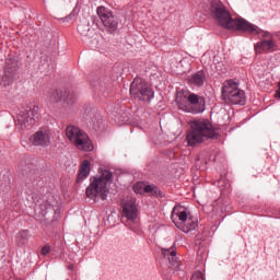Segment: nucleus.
Returning <instances> with one entry per match:
<instances>
[{"mask_svg":"<svg viewBox=\"0 0 280 280\" xmlns=\"http://www.w3.org/2000/svg\"><path fill=\"white\" fill-rule=\"evenodd\" d=\"M210 11L215 21L226 27V30H233L236 32H245V34H252V36H260V42L255 44L256 54H268L277 51V42L272 37V33L259 28V26L242 19L231 18V12L226 10V7L220 0H213L211 2Z\"/></svg>","mask_w":280,"mask_h":280,"instance_id":"obj_1","label":"nucleus"},{"mask_svg":"<svg viewBox=\"0 0 280 280\" xmlns=\"http://www.w3.org/2000/svg\"><path fill=\"white\" fill-rule=\"evenodd\" d=\"M113 183V172L103 170L98 175L90 178L85 194L92 200H107L110 194V184Z\"/></svg>","mask_w":280,"mask_h":280,"instance_id":"obj_2","label":"nucleus"},{"mask_svg":"<svg viewBox=\"0 0 280 280\" xmlns=\"http://www.w3.org/2000/svg\"><path fill=\"white\" fill-rule=\"evenodd\" d=\"M188 145L202 143L207 139H218V132L209 120L199 119L190 122V130L187 133Z\"/></svg>","mask_w":280,"mask_h":280,"instance_id":"obj_3","label":"nucleus"},{"mask_svg":"<svg viewBox=\"0 0 280 280\" xmlns=\"http://www.w3.org/2000/svg\"><path fill=\"white\" fill-rule=\"evenodd\" d=\"M171 219L183 233H191V231H196L198 228V219L189 217L187 208L183 206H175L173 208Z\"/></svg>","mask_w":280,"mask_h":280,"instance_id":"obj_4","label":"nucleus"},{"mask_svg":"<svg viewBox=\"0 0 280 280\" xmlns=\"http://www.w3.org/2000/svg\"><path fill=\"white\" fill-rule=\"evenodd\" d=\"M66 137L70 143L81 150L82 152H93L94 145L89 135L75 126H68L66 128Z\"/></svg>","mask_w":280,"mask_h":280,"instance_id":"obj_5","label":"nucleus"},{"mask_svg":"<svg viewBox=\"0 0 280 280\" xmlns=\"http://www.w3.org/2000/svg\"><path fill=\"white\" fill-rule=\"evenodd\" d=\"M221 97L226 104H240L241 106L246 104V94L237 88V83L233 80L223 83Z\"/></svg>","mask_w":280,"mask_h":280,"instance_id":"obj_6","label":"nucleus"},{"mask_svg":"<svg viewBox=\"0 0 280 280\" xmlns=\"http://www.w3.org/2000/svg\"><path fill=\"white\" fill-rule=\"evenodd\" d=\"M120 207L122 209V218L126 219V225L131 231H137V215H139V209L137 208V199L133 197H126L121 200Z\"/></svg>","mask_w":280,"mask_h":280,"instance_id":"obj_7","label":"nucleus"},{"mask_svg":"<svg viewBox=\"0 0 280 280\" xmlns=\"http://www.w3.org/2000/svg\"><path fill=\"white\" fill-rule=\"evenodd\" d=\"M38 113H40V107L37 105H27L19 109L15 118V124L18 128H27V126H33V124L38 119Z\"/></svg>","mask_w":280,"mask_h":280,"instance_id":"obj_8","label":"nucleus"},{"mask_svg":"<svg viewBox=\"0 0 280 280\" xmlns=\"http://www.w3.org/2000/svg\"><path fill=\"white\" fill-rule=\"evenodd\" d=\"M130 95L141 102H150L154 97V92L148 86L145 81L135 79L130 85Z\"/></svg>","mask_w":280,"mask_h":280,"instance_id":"obj_9","label":"nucleus"},{"mask_svg":"<svg viewBox=\"0 0 280 280\" xmlns=\"http://www.w3.org/2000/svg\"><path fill=\"white\" fill-rule=\"evenodd\" d=\"M188 104L179 103L180 110L184 113H191L192 115H198L199 113H205V97L198 94L189 93L187 97Z\"/></svg>","mask_w":280,"mask_h":280,"instance_id":"obj_10","label":"nucleus"},{"mask_svg":"<svg viewBox=\"0 0 280 280\" xmlns=\"http://www.w3.org/2000/svg\"><path fill=\"white\" fill-rule=\"evenodd\" d=\"M30 143L38 148H49L51 145V130L49 128H40L31 136Z\"/></svg>","mask_w":280,"mask_h":280,"instance_id":"obj_11","label":"nucleus"},{"mask_svg":"<svg viewBox=\"0 0 280 280\" xmlns=\"http://www.w3.org/2000/svg\"><path fill=\"white\" fill-rule=\"evenodd\" d=\"M96 13L100 16L103 25L107 27L109 32H115L117 30L118 23L110 10L106 9V7H98L96 9Z\"/></svg>","mask_w":280,"mask_h":280,"instance_id":"obj_12","label":"nucleus"},{"mask_svg":"<svg viewBox=\"0 0 280 280\" xmlns=\"http://www.w3.org/2000/svg\"><path fill=\"white\" fill-rule=\"evenodd\" d=\"M48 100L50 104H58V102H62V100L63 102H67L69 104L71 102H74L75 95L69 92H65L63 94L60 90H54L49 93Z\"/></svg>","mask_w":280,"mask_h":280,"instance_id":"obj_13","label":"nucleus"},{"mask_svg":"<svg viewBox=\"0 0 280 280\" xmlns=\"http://www.w3.org/2000/svg\"><path fill=\"white\" fill-rule=\"evenodd\" d=\"M133 191L135 194H140V196H143V194H149V196H159L161 194V190L155 185H148L143 182H138L133 185Z\"/></svg>","mask_w":280,"mask_h":280,"instance_id":"obj_14","label":"nucleus"},{"mask_svg":"<svg viewBox=\"0 0 280 280\" xmlns=\"http://www.w3.org/2000/svg\"><path fill=\"white\" fill-rule=\"evenodd\" d=\"M162 255L164 257V259H168L170 261V270H172L173 272L175 270H179L180 268V261H178V258L176 257V250L174 249V247L171 248H162L161 249Z\"/></svg>","mask_w":280,"mask_h":280,"instance_id":"obj_15","label":"nucleus"},{"mask_svg":"<svg viewBox=\"0 0 280 280\" xmlns=\"http://www.w3.org/2000/svg\"><path fill=\"white\" fill-rule=\"evenodd\" d=\"M205 80H207L205 71H198L188 78V82L191 86H203Z\"/></svg>","mask_w":280,"mask_h":280,"instance_id":"obj_16","label":"nucleus"},{"mask_svg":"<svg viewBox=\"0 0 280 280\" xmlns=\"http://www.w3.org/2000/svg\"><path fill=\"white\" fill-rule=\"evenodd\" d=\"M91 174V162L89 160H84L81 164L80 172L78 174L77 183L84 180Z\"/></svg>","mask_w":280,"mask_h":280,"instance_id":"obj_17","label":"nucleus"},{"mask_svg":"<svg viewBox=\"0 0 280 280\" xmlns=\"http://www.w3.org/2000/svg\"><path fill=\"white\" fill-rule=\"evenodd\" d=\"M30 240V231L27 230H22L15 235V242L20 246H24V244H27V241Z\"/></svg>","mask_w":280,"mask_h":280,"instance_id":"obj_18","label":"nucleus"},{"mask_svg":"<svg viewBox=\"0 0 280 280\" xmlns=\"http://www.w3.org/2000/svg\"><path fill=\"white\" fill-rule=\"evenodd\" d=\"M78 32L82 38H90V36L93 35V31H91L89 23L80 24L78 26Z\"/></svg>","mask_w":280,"mask_h":280,"instance_id":"obj_19","label":"nucleus"},{"mask_svg":"<svg viewBox=\"0 0 280 280\" xmlns=\"http://www.w3.org/2000/svg\"><path fill=\"white\" fill-rule=\"evenodd\" d=\"M54 206L49 205L47 206L46 210L42 211L43 218H46V220H49V215H54Z\"/></svg>","mask_w":280,"mask_h":280,"instance_id":"obj_20","label":"nucleus"},{"mask_svg":"<svg viewBox=\"0 0 280 280\" xmlns=\"http://www.w3.org/2000/svg\"><path fill=\"white\" fill-rule=\"evenodd\" d=\"M191 280H205V275L202 273V271H196L192 275Z\"/></svg>","mask_w":280,"mask_h":280,"instance_id":"obj_21","label":"nucleus"},{"mask_svg":"<svg viewBox=\"0 0 280 280\" xmlns=\"http://www.w3.org/2000/svg\"><path fill=\"white\" fill-rule=\"evenodd\" d=\"M51 248L49 246H44L42 248V255H49Z\"/></svg>","mask_w":280,"mask_h":280,"instance_id":"obj_22","label":"nucleus"},{"mask_svg":"<svg viewBox=\"0 0 280 280\" xmlns=\"http://www.w3.org/2000/svg\"><path fill=\"white\" fill-rule=\"evenodd\" d=\"M69 270H73V265H69Z\"/></svg>","mask_w":280,"mask_h":280,"instance_id":"obj_23","label":"nucleus"},{"mask_svg":"<svg viewBox=\"0 0 280 280\" xmlns=\"http://www.w3.org/2000/svg\"><path fill=\"white\" fill-rule=\"evenodd\" d=\"M42 209H47V206H42Z\"/></svg>","mask_w":280,"mask_h":280,"instance_id":"obj_24","label":"nucleus"},{"mask_svg":"<svg viewBox=\"0 0 280 280\" xmlns=\"http://www.w3.org/2000/svg\"><path fill=\"white\" fill-rule=\"evenodd\" d=\"M46 0H43V2L45 3Z\"/></svg>","mask_w":280,"mask_h":280,"instance_id":"obj_25","label":"nucleus"}]
</instances>
